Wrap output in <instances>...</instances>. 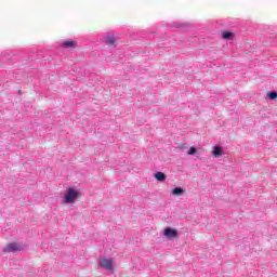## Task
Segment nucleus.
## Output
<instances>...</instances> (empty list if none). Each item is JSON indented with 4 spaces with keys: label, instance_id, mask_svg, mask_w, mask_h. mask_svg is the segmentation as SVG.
<instances>
[{
    "label": "nucleus",
    "instance_id": "nucleus-1",
    "mask_svg": "<svg viewBox=\"0 0 277 277\" xmlns=\"http://www.w3.org/2000/svg\"><path fill=\"white\" fill-rule=\"evenodd\" d=\"M100 267L102 269H106V272L114 273L115 272L114 267H116V260H114V258L101 259L100 260Z\"/></svg>",
    "mask_w": 277,
    "mask_h": 277
},
{
    "label": "nucleus",
    "instance_id": "nucleus-2",
    "mask_svg": "<svg viewBox=\"0 0 277 277\" xmlns=\"http://www.w3.org/2000/svg\"><path fill=\"white\" fill-rule=\"evenodd\" d=\"M77 196H79V193H77V190H75V188H69V189H67V192L64 196V201L67 205L72 203V202H75V200H77Z\"/></svg>",
    "mask_w": 277,
    "mask_h": 277
},
{
    "label": "nucleus",
    "instance_id": "nucleus-3",
    "mask_svg": "<svg viewBox=\"0 0 277 277\" xmlns=\"http://www.w3.org/2000/svg\"><path fill=\"white\" fill-rule=\"evenodd\" d=\"M23 248H25L23 245L16 243V242H12L9 243L4 249L3 252L5 253H10V252H21V250H23Z\"/></svg>",
    "mask_w": 277,
    "mask_h": 277
},
{
    "label": "nucleus",
    "instance_id": "nucleus-4",
    "mask_svg": "<svg viewBox=\"0 0 277 277\" xmlns=\"http://www.w3.org/2000/svg\"><path fill=\"white\" fill-rule=\"evenodd\" d=\"M163 235H164V237H168L169 239H174V237L179 236V232H176V229L168 227L163 230Z\"/></svg>",
    "mask_w": 277,
    "mask_h": 277
},
{
    "label": "nucleus",
    "instance_id": "nucleus-5",
    "mask_svg": "<svg viewBox=\"0 0 277 277\" xmlns=\"http://www.w3.org/2000/svg\"><path fill=\"white\" fill-rule=\"evenodd\" d=\"M61 47H63V49H77V42L74 40H66L61 43Z\"/></svg>",
    "mask_w": 277,
    "mask_h": 277
},
{
    "label": "nucleus",
    "instance_id": "nucleus-6",
    "mask_svg": "<svg viewBox=\"0 0 277 277\" xmlns=\"http://www.w3.org/2000/svg\"><path fill=\"white\" fill-rule=\"evenodd\" d=\"M106 44H109L110 47H116V44H118V41L116 40V36H114V35L107 36Z\"/></svg>",
    "mask_w": 277,
    "mask_h": 277
},
{
    "label": "nucleus",
    "instance_id": "nucleus-7",
    "mask_svg": "<svg viewBox=\"0 0 277 277\" xmlns=\"http://www.w3.org/2000/svg\"><path fill=\"white\" fill-rule=\"evenodd\" d=\"M222 38L224 40H233V38H235V35L233 32H230V31H224L222 34Z\"/></svg>",
    "mask_w": 277,
    "mask_h": 277
},
{
    "label": "nucleus",
    "instance_id": "nucleus-8",
    "mask_svg": "<svg viewBox=\"0 0 277 277\" xmlns=\"http://www.w3.org/2000/svg\"><path fill=\"white\" fill-rule=\"evenodd\" d=\"M155 179L158 180V181H160V182H163V181H166V173H163V172H157V173L155 174Z\"/></svg>",
    "mask_w": 277,
    "mask_h": 277
},
{
    "label": "nucleus",
    "instance_id": "nucleus-9",
    "mask_svg": "<svg viewBox=\"0 0 277 277\" xmlns=\"http://www.w3.org/2000/svg\"><path fill=\"white\" fill-rule=\"evenodd\" d=\"M213 156L214 157H222V148L220 146H215L213 148Z\"/></svg>",
    "mask_w": 277,
    "mask_h": 277
},
{
    "label": "nucleus",
    "instance_id": "nucleus-10",
    "mask_svg": "<svg viewBox=\"0 0 277 277\" xmlns=\"http://www.w3.org/2000/svg\"><path fill=\"white\" fill-rule=\"evenodd\" d=\"M173 196H183V194H185V190H183V188H174L172 190Z\"/></svg>",
    "mask_w": 277,
    "mask_h": 277
},
{
    "label": "nucleus",
    "instance_id": "nucleus-11",
    "mask_svg": "<svg viewBox=\"0 0 277 277\" xmlns=\"http://www.w3.org/2000/svg\"><path fill=\"white\" fill-rule=\"evenodd\" d=\"M268 98H271V101H274L277 98V93L276 92H269L267 93Z\"/></svg>",
    "mask_w": 277,
    "mask_h": 277
},
{
    "label": "nucleus",
    "instance_id": "nucleus-12",
    "mask_svg": "<svg viewBox=\"0 0 277 277\" xmlns=\"http://www.w3.org/2000/svg\"><path fill=\"white\" fill-rule=\"evenodd\" d=\"M196 154V147H190L188 150V155H195Z\"/></svg>",
    "mask_w": 277,
    "mask_h": 277
}]
</instances>
